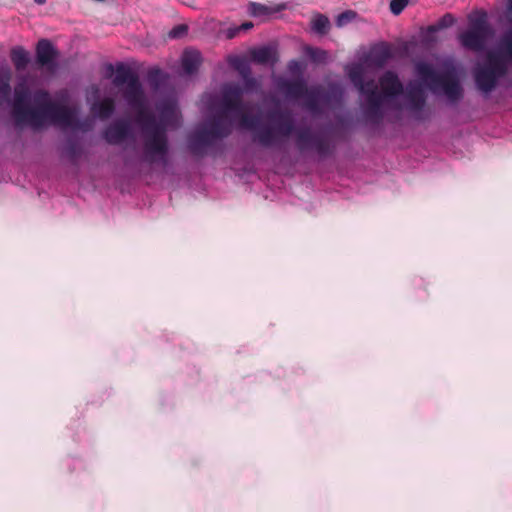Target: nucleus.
<instances>
[{"mask_svg":"<svg viewBox=\"0 0 512 512\" xmlns=\"http://www.w3.org/2000/svg\"><path fill=\"white\" fill-rule=\"evenodd\" d=\"M230 63L239 72L242 78L251 74V69L245 59L235 57L230 61Z\"/></svg>","mask_w":512,"mask_h":512,"instance_id":"c85d7f7f","label":"nucleus"},{"mask_svg":"<svg viewBox=\"0 0 512 512\" xmlns=\"http://www.w3.org/2000/svg\"><path fill=\"white\" fill-rule=\"evenodd\" d=\"M416 70L432 91L436 92L441 89L449 101L458 102L463 97L462 86L453 69L438 73L430 64L419 63Z\"/></svg>","mask_w":512,"mask_h":512,"instance_id":"39448f33","label":"nucleus"},{"mask_svg":"<svg viewBox=\"0 0 512 512\" xmlns=\"http://www.w3.org/2000/svg\"><path fill=\"white\" fill-rule=\"evenodd\" d=\"M12 115L17 125H29L34 129L42 128L46 122L88 131L90 124L80 121L74 109L54 102L45 90L33 94L26 83H19L14 88Z\"/></svg>","mask_w":512,"mask_h":512,"instance_id":"7ed1b4c3","label":"nucleus"},{"mask_svg":"<svg viewBox=\"0 0 512 512\" xmlns=\"http://www.w3.org/2000/svg\"><path fill=\"white\" fill-rule=\"evenodd\" d=\"M507 73V64L499 54L490 52L487 55V62L474 71L475 84L481 92L491 93L497 86L499 78Z\"/></svg>","mask_w":512,"mask_h":512,"instance_id":"423d86ee","label":"nucleus"},{"mask_svg":"<svg viewBox=\"0 0 512 512\" xmlns=\"http://www.w3.org/2000/svg\"><path fill=\"white\" fill-rule=\"evenodd\" d=\"M202 62L201 54L197 50L186 49L181 57V66L184 74L192 75L196 73Z\"/></svg>","mask_w":512,"mask_h":512,"instance_id":"2eb2a0df","label":"nucleus"},{"mask_svg":"<svg viewBox=\"0 0 512 512\" xmlns=\"http://www.w3.org/2000/svg\"><path fill=\"white\" fill-rule=\"evenodd\" d=\"M304 52L314 63H324L328 58V53L320 48L305 46Z\"/></svg>","mask_w":512,"mask_h":512,"instance_id":"393cba45","label":"nucleus"},{"mask_svg":"<svg viewBox=\"0 0 512 512\" xmlns=\"http://www.w3.org/2000/svg\"><path fill=\"white\" fill-rule=\"evenodd\" d=\"M360 94L366 96V98L372 97L373 95H380L376 82L371 79L362 83L358 88Z\"/></svg>","mask_w":512,"mask_h":512,"instance_id":"cd10ccee","label":"nucleus"},{"mask_svg":"<svg viewBox=\"0 0 512 512\" xmlns=\"http://www.w3.org/2000/svg\"><path fill=\"white\" fill-rule=\"evenodd\" d=\"M186 32H187V26L180 24L170 30L169 37L170 38H179V37L183 36L184 34H186Z\"/></svg>","mask_w":512,"mask_h":512,"instance_id":"f704fd0d","label":"nucleus"},{"mask_svg":"<svg viewBox=\"0 0 512 512\" xmlns=\"http://www.w3.org/2000/svg\"><path fill=\"white\" fill-rule=\"evenodd\" d=\"M245 89L247 91H251L257 86V81L255 78L251 76V74L247 75L246 77H243Z\"/></svg>","mask_w":512,"mask_h":512,"instance_id":"c9c22d12","label":"nucleus"},{"mask_svg":"<svg viewBox=\"0 0 512 512\" xmlns=\"http://www.w3.org/2000/svg\"><path fill=\"white\" fill-rule=\"evenodd\" d=\"M322 95L323 89L321 87H307V92L305 93L304 97H302L305 100V106L307 109L312 112L319 111Z\"/></svg>","mask_w":512,"mask_h":512,"instance_id":"6ab92c4d","label":"nucleus"},{"mask_svg":"<svg viewBox=\"0 0 512 512\" xmlns=\"http://www.w3.org/2000/svg\"><path fill=\"white\" fill-rule=\"evenodd\" d=\"M108 70L110 71V74H112L114 72V68H113V65H109L108 66Z\"/></svg>","mask_w":512,"mask_h":512,"instance_id":"a19ab883","label":"nucleus"},{"mask_svg":"<svg viewBox=\"0 0 512 512\" xmlns=\"http://www.w3.org/2000/svg\"><path fill=\"white\" fill-rule=\"evenodd\" d=\"M115 111V101L113 98L106 97L91 106V112L101 120H106L112 116Z\"/></svg>","mask_w":512,"mask_h":512,"instance_id":"a211bd4d","label":"nucleus"},{"mask_svg":"<svg viewBox=\"0 0 512 512\" xmlns=\"http://www.w3.org/2000/svg\"><path fill=\"white\" fill-rule=\"evenodd\" d=\"M58 51L48 39H41L36 45V60L42 67L52 68L55 66V60Z\"/></svg>","mask_w":512,"mask_h":512,"instance_id":"9d476101","label":"nucleus"},{"mask_svg":"<svg viewBox=\"0 0 512 512\" xmlns=\"http://www.w3.org/2000/svg\"><path fill=\"white\" fill-rule=\"evenodd\" d=\"M232 132V122L224 121V112L215 113L202 126L188 135L187 147L192 155L203 157L206 149L218 139L228 137Z\"/></svg>","mask_w":512,"mask_h":512,"instance_id":"20e7f679","label":"nucleus"},{"mask_svg":"<svg viewBox=\"0 0 512 512\" xmlns=\"http://www.w3.org/2000/svg\"><path fill=\"white\" fill-rule=\"evenodd\" d=\"M356 15H357L356 12H354L352 10H346L337 16L336 25L338 27H343V26L347 25L348 23H350L352 20H354Z\"/></svg>","mask_w":512,"mask_h":512,"instance_id":"2f4dec72","label":"nucleus"},{"mask_svg":"<svg viewBox=\"0 0 512 512\" xmlns=\"http://www.w3.org/2000/svg\"><path fill=\"white\" fill-rule=\"evenodd\" d=\"M493 35L494 31L487 21V15L482 13L469 18V28L459 35V41L464 48L479 52L484 50Z\"/></svg>","mask_w":512,"mask_h":512,"instance_id":"0eeeda50","label":"nucleus"},{"mask_svg":"<svg viewBox=\"0 0 512 512\" xmlns=\"http://www.w3.org/2000/svg\"><path fill=\"white\" fill-rule=\"evenodd\" d=\"M349 78L353 85L358 89L364 82L363 70L361 67H354L349 72Z\"/></svg>","mask_w":512,"mask_h":512,"instance_id":"7c9ffc66","label":"nucleus"},{"mask_svg":"<svg viewBox=\"0 0 512 512\" xmlns=\"http://www.w3.org/2000/svg\"><path fill=\"white\" fill-rule=\"evenodd\" d=\"M279 88L291 99H302L307 92V84L303 79L284 80L279 83Z\"/></svg>","mask_w":512,"mask_h":512,"instance_id":"4468645a","label":"nucleus"},{"mask_svg":"<svg viewBox=\"0 0 512 512\" xmlns=\"http://www.w3.org/2000/svg\"><path fill=\"white\" fill-rule=\"evenodd\" d=\"M253 27V24L251 22H246V23H243L240 27V29H243V30H248L250 28Z\"/></svg>","mask_w":512,"mask_h":512,"instance_id":"4c0bfd02","label":"nucleus"},{"mask_svg":"<svg viewBox=\"0 0 512 512\" xmlns=\"http://www.w3.org/2000/svg\"><path fill=\"white\" fill-rule=\"evenodd\" d=\"M369 58L374 66L383 67L392 58V50L389 45L382 43L370 51Z\"/></svg>","mask_w":512,"mask_h":512,"instance_id":"f3484780","label":"nucleus"},{"mask_svg":"<svg viewBox=\"0 0 512 512\" xmlns=\"http://www.w3.org/2000/svg\"><path fill=\"white\" fill-rule=\"evenodd\" d=\"M263 120L260 115L241 113L240 116V126L253 132V141L262 147L278 146L294 134L296 147L301 153L315 150L320 157L333 153L334 147L326 137L313 133L309 127L295 129L293 115L288 109H270Z\"/></svg>","mask_w":512,"mask_h":512,"instance_id":"f257e3e1","label":"nucleus"},{"mask_svg":"<svg viewBox=\"0 0 512 512\" xmlns=\"http://www.w3.org/2000/svg\"><path fill=\"white\" fill-rule=\"evenodd\" d=\"M131 135V126L126 120H118L109 125L103 132V138L108 144L116 145Z\"/></svg>","mask_w":512,"mask_h":512,"instance_id":"1a4fd4ad","label":"nucleus"},{"mask_svg":"<svg viewBox=\"0 0 512 512\" xmlns=\"http://www.w3.org/2000/svg\"><path fill=\"white\" fill-rule=\"evenodd\" d=\"M160 112L162 119H168L169 117L174 116L175 107L172 103L167 102L162 105V107L160 108Z\"/></svg>","mask_w":512,"mask_h":512,"instance_id":"72a5a7b5","label":"nucleus"},{"mask_svg":"<svg viewBox=\"0 0 512 512\" xmlns=\"http://www.w3.org/2000/svg\"><path fill=\"white\" fill-rule=\"evenodd\" d=\"M65 152L71 162L76 163L81 155V147L77 141L70 139L67 141Z\"/></svg>","mask_w":512,"mask_h":512,"instance_id":"bb28decb","label":"nucleus"},{"mask_svg":"<svg viewBox=\"0 0 512 512\" xmlns=\"http://www.w3.org/2000/svg\"><path fill=\"white\" fill-rule=\"evenodd\" d=\"M302 68V64L297 60H291L288 63V69L291 73H300Z\"/></svg>","mask_w":512,"mask_h":512,"instance_id":"e433bc0d","label":"nucleus"},{"mask_svg":"<svg viewBox=\"0 0 512 512\" xmlns=\"http://www.w3.org/2000/svg\"><path fill=\"white\" fill-rule=\"evenodd\" d=\"M455 23V18L452 14L447 13L444 16H442L437 23L428 26L427 32L428 34L436 33L440 30L446 29L451 27Z\"/></svg>","mask_w":512,"mask_h":512,"instance_id":"b1692460","label":"nucleus"},{"mask_svg":"<svg viewBox=\"0 0 512 512\" xmlns=\"http://www.w3.org/2000/svg\"><path fill=\"white\" fill-rule=\"evenodd\" d=\"M409 0H391L390 11L394 15H399L408 5Z\"/></svg>","mask_w":512,"mask_h":512,"instance_id":"473e14b6","label":"nucleus"},{"mask_svg":"<svg viewBox=\"0 0 512 512\" xmlns=\"http://www.w3.org/2000/svg\"><path fill=\"white\" fill-rule=\"evenodd\" d=\"M250 59L261 65H274L278 58L275 49L269 46H262L260 48H254L250 51Z\"/></svg>","mask_w":512,"mask_h":512,"instance_id":"dca6fc26","label":"nucleus"},{"mask_svg":"<svg viewBox=\"0 0 512 512\" xmlns=\"http://www.w3.org/2000/svg\"><path fill=\"white\" fill-rule=\"evenodd\" d=\"M379 84L385 97L393 98L403 93V84L393 71H386L379 78Z\"/></svg>","mask_w":512,"mask_h":512,"instance_id":"9b49d317","label":"nucleus"},{"mask_svg":"<svg viewBox=\"0 0 512 512\" xmlns=\"http://www.w3.org/2000/svg\"><path fill=\"white\" fill-rule=\"evenodd\" d=\"M367 101V107L364 110V115L366 119L374 124L379 125L384 117V113L382 110V104H383V96L380 95H373L372 97L366 98Z\"/></svg>","mask_w":512,"mask_h":512,"instance_id":"ddd939ff","label":"nucleus"},{"mask_svg":"<svg viewBox=\"0 0 512 512\" xmlns=\"http://www.w3.org/2000/svg\"><path fill=\"white\" fill-rule=\"evenodd\" d=\"M501 47L507 58L512 61V27L502 36Z\"/></svg>","mask_w":512,"mask_h":512,"instance_id":"c756f323","label":"nucleus"},{"mask_svg":"<svg viewBox=\"0 0 512 512\" xmlns=\"http://www.w3.org/2000/svg\"><path fill=\"white\" fill-rule=\"evenodd\" d=\"M312 30L318 34L324 35L329 31L330 21L323 14H317L311 21Z\"/></svg>","mask_w":512,"mask_h":512,"instance_id":"5701e85b","label":"nucleus"},{"mask_svg":"<svg viewBox=\"0 0 512 512\" xmlns=\"http://www.w3.org/2000/svg\"><path fill=\"white\" fill-rule=\"evenodd\" d=\"M507 10L512 13V0H507Z\"/></svg>","mask_w":512,"mask_h":512,"instance_id":"58836bf2","label":"nucleus"},{"mask_svg":"<svg viewBox=\"0 0 512 512\" xmlns=\"http://www.w3.org/2000/svg\"><path fill=\"white\" fill-rule=\"evenodd\" d=\"M243 90L239 85L230 84L223 88L222 91V109L217 113L224 112V121H230L228 114L230 112L240 113L242 106Z\"/></svg>","mask_w":512,"mask_h":512,"instance_id":"6e6552de","label":"nucleus"},{"mask_svg":"<svg viewBox=\"0 0 512 512\" xmlns=\"http://www.w3.org/2000/svg\"><path fill=\"white\" fill-rule=\"evenodd\" d=\"M34 2L38 5H44L46 3V0H34Z\"/></svg>","mask_w":512,"mask_h":512,"instance_id":"ea45409f","label":"nucleus"},{"mask_svg":"<svg viewBox=\"0 0 512 512\" xmlns=\"http://www.w3.org/2000/svg\"><path fill=\"white\" fill-rule=\"evenodd\" d=\"M165 76L160 68L154 67L148 70L147 72V80L149 85L157 89L163 83Z\"/></svg>","mask_w":512,"mask_h":512,"instance_id":"a878e982","label":"nucleus"},{"mask_svg":"<svg viewBox=\"0 0 512 512\" xmlns=\"http://www.w3.org/2000/svg\"><path fill=\"white\" fill-rule=\"evenodd\" d=\"M285 8L284 4L276 5L275 7H269L267 5L257 3V2H251L249 4V11L253 16H262L267 15L273 12H279L282 11Z\"/></svg>","mask_w":512,"mask_h":512,"instance_id":"412c9836","label":"nucleus"},{"mask_svg":"<svg viewBox=\"0 0 512 512\" xmlns=\"http://www.w3.org/2000/svg\"><path fill=\"white\" fill-rule=\"evenodd\" d=\"M113 84L117 87L126 84L123 97L128 105L138 113V121L142 125L144 160L149 164L160 161L167 164L169 151L166 127L162 121L147 111L146 97L138 75L123 63L115 69Z\"/></svg>","mask_w":512,"mask_h":512,"instance_id":"f03ea898","label":"nucleus"},{"mask_svg":"<svg viewBox=\"0 0 512 512\" xmlns=\"http://www.w3.org/2000/svg\"><path fill=\"white\" fill-rule=\"evenodd\" d=\"M11 72L9 69L0 68V96L8 99L11 94Z\"/></svg>","mask_w":512,"mask_h":512,"instance_id":"4be33fe9","label":"nucleus"},{"mask_svg":"<svg viewBox=\"0 0 512 512\" xmlns=\"http://www.w3.org/2000/svg\"><path fill=\"white\" fill-rule=\"evenodd\" d=\"M10 58L17 71L25 70L30 62L29 53L21 46L11 49Z\"/></svg>","mask_w":512,"mask_h":512,"instance_id":"aec40b11","label":"nucleus"},{"mask_svg":"<svg viewBox=\"0 0 512 512\" xmlns=\"http://www.w3.org/2000/svg\"><path fill=\"white\" fill-rule=\"evenodd\" d=\"M406 98L408 100V109L416 114V118L420 119L418 115L425 107L426 95L420 85H409L406 91Z\"/></svg>","mask_w":512,"mask_h":512,"instance_id":"f8f14e48","label":"nucleus"}]
</instances>
